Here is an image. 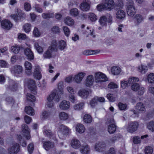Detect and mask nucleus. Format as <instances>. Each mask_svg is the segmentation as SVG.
Returning <instances> with one entry per match:
<instances>
[{
    "mask_svg": "<svg viewBox=\"0 0 154 154\" xmlns=\"http://www.w3.org/2000/svg\"><path fill=\"white\" fill-rule=\"evenodd\" d=\"M60 99V97L55 92H52L47 97V105L49 107H52L54 106L53 103H52V100L58 102Z\"/></svg>",
    "mask_w": 154,
    "mask_h": 154,
    "instance_id": "nucleus-1",
    "label": "nucleus"
},
{
    "mask_svg": "<svg viewBox=\"0 0 154 154\" xmlns=\"http://www.w3.org/2000/svg\"><path fill=\"white\" fill-rule=\"evenodd\" d=\"M59 137L62 139L68 135L70 133V129L67 126L63 125H60L58 131Z\"/></svg>",
    "mask_w": 154,
    "mask_h": 154,
    "instance_id": "nucleus-2",
    "label": "nucleus"
},
{
    "mask_svg": "<svg viewBox=\"0 0 154 154\" xmlns=\"http://www.w3.org/2000/svg\"><path fill=\"white\" fill-rule=\"evenodd\" d=\"M8 150V154H17L20 150V146L17 143H14L11 145Z\"/></svg>",
    "mask_w": 154,
    "mask_h": 154,
    "instance_id": "nucleus-3",
    "label": "nucleus"
},
{
    "mask_svg": "<svg viewBox=\"0 0 154 154\" xmlns=\"http://www.w3.org/2000/svg\"><path fill=\"white\" fill-rule=\"evenodd\" d=\"M95 78L96 82L97 83L105 82L108 80L106 76L104 74L100 72L95 73Z\"/></svg>",
    "mask_w": 154,
    "mask_h": 154,
    "instance_id": "nucleus-4",
    "label": "nucleus"
},
{
    "mask_svg": "<svg viewBox=\"0 0 154 154\" xmlns=\"http://www.w3.org/2000/svg\"><path fill=\"white\" fill-rule=\"evenodd\" d=\"M131 89L134 91H138V94L142 95L144 91L143 87H141L137 83H134L131 86Z\"/></svg>",
    "mask_w": 154,
    "mask_h": 154,
    "instance_id": "nucleus-5",
    "label": "nucleus"
},
{
    "mask_svg": "<svg viewBox=\"0 0 154 154\" xmlns=\"http://www.w3.org/2000/svg\"><path fill=\"white\" fill-rule=\"evenodd\" d=\"M138 126V123L137 122H130L128 124V131L129 132H133L137 130Z\"/></svg>",
    "mask_w": 154,
    "mask_h": 154,
    "instance_id": "nucleus-6",
    "label": "nucleus"
},
{
    "mask_svg": "<svg viewBox=\"0 0 154 154\" xmlns=\"http://www.w3.org/2000/svg\"><path fill=\"white\" fill-rule=\"evenodd\" d=\"M70 106V104L69 101L64 100L60 103L59 107L62 110H66L69 109Z\"/></svg>",
    "mask_w": 154,
    "mask_h": 154,
    "instance_id": "nucleus-7",
    "label": "nucleus"
},
{
    "mask_svg": "<svg viewBox=\"0 0 154 154\" xmlns=\"http://www.w3.org/2000/svg\"><path fill=\"white\" fill-rule=\"evenodd\" d=\"M23 71V67L20 65H15L11 69V72L16 75L21 73Z\"/></svg>",
    "mask_w": 154,
    "mask_h": 154,
    "instance_id": "nucleus-8",
    "label": "nucleus"
},
{
    "mask_svg": "<svg viewBox=\"0 0 154 154\" xmlns=\"http://www.w3.org/2000/svg\"><path fill=\"white\" fill-rule=\"evenodd\" d=\"M135 108L137 110V112L134 110L132 111L134 114H137L139 112H143L145 109L144 105L141 102L138 103L135 106Z\"/></svg>",
    "mask_w": 154,
    "mask_h": 154,
    "instance_id": "nucleus-9",
    "label": "nucleus"
},
{
    "mask_svg": "<svg viewBox=\"0 0 154 154\" xmlns=\"http://www.w3.org/2000/svg\"><path fill=\"white\" fill-rule=\"evenodd\" d=\"M22 129L23 136L26 137L27 139H30V131L27 125L25 124L22 125Z\"/></svg>",
    "mask_w": 154,
    "mask_h": 154,
    "instance_id": "nucleus-10",
    "label": "nucleus"
},
{
    "mask_svg": "<svg viewBox=\"0 0 154 154\" xmlns=\"http://www.w3.org/2000/svg\"><path fill=\"white\" fill-rule=\"evenodd\" d=\"M104 3L106 10L110 11L113 9L115 5V2L113 0H105Z\"/></svg>",
    "mask_w": 154,
    "mask_h": 154,
    "instance_id": "nucleus-11",
    "label": "nucleus"
},
{
    "mask_svg": "<svg viewBox=\"0 0 154 154\" xmlns=\"http://www.w3.org/2000/svg\"><path fill=\"white\" fill-rule=\"evenodd\" d=\"M34 72L33 75L34 78L38 80H40L42 77L41 73V69L39 66L36 65Z\"/></svg>",
    "mask_w": 154,
    "mask_h": 154,
    "instance_id": "nucleus-12",
    "label": "nucleus"
},
{
    "mask_svg": "<svg viewBox=\"0 0 154 154\" xmlns=\"http://www.w3.org/2000/svg\"><path fill=\"white\" fill-rule=\"evenodd\" d=\"M17 14H14L11 15V17L16 22H17L19 20V18H25V17L24 14L20 9H17Z\"/></svg>",
    "mask_w": 154,
    "mask_h": 154,
    "instance_id": "nucleus-13",
    "label": "nucleus"
},
{
    "mask_svg": "<svg viewBox=\"0 0 154 154\" xmlns=\"http://www.w3.org/2000/svg\"><path fill=\"white\" fill-rule=\"evenodd\" d=\"M135 26H138L143 21L144 18L143 16L139 14H136L134 17Z\"/></svg>",
    "mask_w": 154,
    "mask_h": 154,
    "instance_id": "nucleus-14",
    "label": "nucleus"
},
{
    "mask_svg": "<svg viewBox=\"0 0 154 154\" xmlns=\"http://www.w3.org/2000/svg\"><path fill=\"white\" fill-rule=\"evenodd\" d=\"M85 75V72H80L75 75L74 79L75 82L78 84L80 83Z\"/></svg>",
    "mask_w": 154,
    "mask_h": 154,
    "instance_id": "nucleus-15",
    "label": "nucleus"
},
{
    "mask_svg": "<svg viewBox=\"0 0 154 154\" xmlns=\"http://www.w3.org/2000/svg\"><path fill=\"white\" fill-rule=\"evenodd\" d=\"M1 25L2 28L7 30L10 29L12 26L11 22L6 20H2L1 22Z\"/></svg>",
    "mask_w": 154,
    "mask_h": 154,
    "instance_id": "nucleus-16",
    "label": "nucleus"
},
{
    "mask_svg": "<svg viewBox=\"0 0 154 154\" xmlns=\"http://www.w3.org/2000/svg\"><path fill=\"white\" fill-rule=\"evenodd\" d=\"M90 2L88 0H85L80 5L81 9L83 11H88L90 8Z\"/></svg>",
    "mask_w": 154,
    "mask_h": 154,
    "instance_id": "nucleus-17",
    "label": "nucleus"
},
{
    "mask_svg": "<svg viewBox=\"0 0 154 154\" xmlns=\"http://www.w3.org/2000/svg\"><path fill=\"white\" fill-rule=\"evenodd\" d=\"M122 137L121 135L119 133L115 134L108 140V144L111 146Z\"/></svg>",
    "mask_w": 154,
    "mask_h": 154,
    "instance_id": "nucleus-18",
    "label": "nucleus"
},
{
    "mask_svg": "<svg viewBox=\"0 0 154 154\" xmlns=\"http://www.w3.org/2000/svg\"><path fill=\"white\" fill-rule=\"evenodd\" d=\"M90 93H91L90 91H88L84 89H82L79 91L78 94L82 98H86Z\"/></svg>",
    "mask_w": 154,
    "mask_h": 154,
    "instance_id": "nucleus-19",
    "label": "nucleus"
},
{
    "mask_svg": "<svg viewBox=\"0 0 154 154\" xmlns=\"http://www.w3.org/2000/svg\"><path fill=\"white\" fill-rule=\"evenodd\" d=\"M90 146L87 144L83 145L80 149V151L82 154H88L90 152Z\"/></svg>",
    "mask_w": 154,
    "mask_h": 154,
    "instance_id": "nucleus-20",
    "label": "nucleus"
},
{
    "mask_svg": "<svg viewBox=\"0 0 154 154\" xmlns=\"http://www.w3.org/2000/svg\"><path fill=\"white\" fill-rule=\"evenodd\" d=\"M24 53L27 57L28 59L32 60L34 59V54L31 50L29 48H26L24 50Z\"/></svg>",
    "mask_w": 154,
    "mask_h": 154,
    "instance_id": "nucleus-21",
    "label": "nucleus"
},
{
    "mask_svg": "<svg viewBox=\"0 0 154 154\" xmlns=\"http://www.w3.org/2000/svg\"><path fill=\"white\" fill-rule=\"evenodd\" d=\"M24 66L26 68L25 72L28 75H30L32 73V65L28 61H26L24 63Z\"/></svg>",
    "mask_w": 154,
    "mask_h": 154,
    "instance_id": "nucleus-22",
    "label": "nucleus"
},
{
    "mask_svg": "<svg viewBox=\"0 0 154 154\" xmlns=\"http://www.w3.org/2000/svg\"><path fill=\"white\" fill-rule=\"evenodd\" d=\"M72 147L74 149H77L81 146L80 141L76 139H73L72 140L71 142Z\"/></svg>",
    "mask_w": 154,
    "mask_h": 154,
    "instance_id": "nucleus-23",
    "label": "nucleus"
},
{
    "mask_svg": "<svg viewBox=\"0 0 154 154\" xmlns=\"http://www.w3.org/2000/svg\"><path fill=\"white\" fill-rule=\"evenodd\" d=\"M93 82L94 77L92 75H90L87 77L85 81V84L86 86L89 87L92 85Z\"/></svg>",
    "mask_w": 154,
    "mask_h": 154,
    "instance_id": "nucleus-24",
    "label": "nucleus"
},
{
    "mask_svg": "<svg viewBox=\"0 0 154 154\" xmlns=\"http://www.w3.org/2000/svg\"><path fill=\"white\" fill-rule=\"evenodd\" d=\"M125 17V13L123 10H119L116 13V17L119 20H122Z\"/></svg>",
    "mask_w": 154,
    "mask_h": 154,
    "instance_id": "nucleus-25",
    "label": "nucleus"
},
{
    "mask_svg": "<svg viewBox=\"0 0 154 154\" xmlns=\"http://www.w3.org/2000/svg\"><path fill=\"white\" fill-rule=\"evenodd\" d=\"M126 11L128 15L132 17L136 14L137 10L135 8H126Z\"/></svg>",
    "mask_w": 154,
    "mask_h": 154,
    "instance_id": "nucleus-26",
    "label": "nucleus"
},
{
    "mask_svg": "<svg viewBox=\"0 0 154 154\" xmlns=\"http://www.w3.org/2000/svg\"><path fill=\"white\" fill-rule=\"evenodd\" d=\"M53 114V112L51 111H45L42 112L41 118L43 119H45L52 116Z\"/></svg>",
    "mask_w": 154,
    "mask_h": 154,
    "instance_id": "nucleus-27",
    "label": "nucleus"
},
{
    "mask_svg": "<svg viewBox=\"0 0 154 154\" xmlns=\"http://www.w3.org/2000/svg\"><path fill=\"white\" fill-rule=\"evenodd\" d=\"M105 147V145L102 143L99 142L96 144L94 148L96 151L98 152H101L103 151L102 149L104 148Z\"/></svg>",
    "mask_w": 154,
    "mask_h": 154,
    "instance_id": "nucleus-28",
    "label": "nucleus"
},
{
    "mask_svg": "<svg viewBox=\"0 0 154 154\" xmlns=\"http://www.w3.org/2000/svg\"><path fill=\"white\" fill-rule=\"evenodd\" d=\"M54 51H57L58 50L57 43L55 40H53L51 42V45L48 48Z\"/></svg>",
    "mask_w": 154,
    "mask_h": 154,
    "instance_id": "nucleus-29",
    "label": "nucleus"
},
{
    "mask_svg": "<svg viewBox=\"0 0 154 154\" xmlns=\"http://www.w3.org/2000/svg\"><path fill=\"white\" fill-rule=\"evenodd\" d=\"M54 146V143L49 141H45L43 144V147L47 151L49 150L50 149L53 147Z\"/></svg>",
    "mask_w": 154,
    "mask_h": 154,
    "instance_id": "nucleus-30",
    "label": "nucleus"
},
{
    "mask_svg": "<svg viewBox=\"0 0 154 154\" xmlns=\"http://www.w3.org/2000/svg\"><path fill=\"white\" fill-rule=\"evenodd\" d=\"M116 126L115 124L109 125L108 127V131L110 134H114L116 131Z\"/></svg>",
    "mask_w": 154,
    "mask_h": 154,
    "instance_id": "nucleus-31",
    "label": "nucleus"
},
{
    "mask_svg": "<svg viewBox=\"0 0 154 154\" xmlns=\"http://www.w3.org/2000/svg\"><path fill=\"white\" fill-rule=\"evenodd\" d=\"M9 88L12 91H16L17 88V85L15 82L13 80L9 81Z\"/></svg>",
    "mask_w": 154,
    "mask_h": 154,
    "instance_id": "nucleus-32",
    "label": "nucleus"
},
{
    "mask_svg": "<svg viewBox=\"0 0 154 154\" xmlns=\"http://www.w3.org/2000/svg\"><path fill=\"white\" fill-rule=\"evenodd\" d=\"M54 51L48 48L47 50L44 53L43 56L44 58L50 59L52 57V53Z\"/></svg>",
    "mask_w": 154,
    "mask_h": 154,
    "instance_id": "nucleus-33",
    "label": "nucleus"
},
{
    "mask_svg": "<svg viewBox=\"0 0 154 154\" xmlns=\"http://www.w3.org/2000/svg\"><path fill=\"white\" fill-rule=\"evenodd\" d=\"M84 126L81 124H78L76 127V131L79 133H82L85 131Z\"/></svg>",
    "mask_w": 154,
    "mask_h": 154,
    "instance_id": "nucleus-34",
    "label": "nucleus"
},
{
    "mask_svg": "<svg viewBox=\"0 0 154 154\" xmlns=\"http://www.w3.org/2000/svg\"><path fill=\"white\" fill-rule=\"evenodd\" d=\"M98 52V50H87L84 51L82 52V54L84 55L88 56L95 54Z\"/></svg>",
    "mask_w": 154,
    "mask_h": 154,
    "instance_id": "nucleus-35",
    "label": "nucleus"
},
{
    "mask_svg": "<svg viewBox=\"0 0 154 154\" xmlns=\"http://www.w3.org/2000/svg\"><path fill=\"white\" fill-rule=\"evenodd\" d=\"M25 112L27 114L33 116L34 114V110L30 106H26L25 109Z\"/></svg>",
    "mask_w": 154,
    "mask_h": 154,
    "instance_id": "nucleus-36",
    "label": "nucleus"
},
{
    "mask_svg": "<svg viewBox=\"0 0 154 154\" xmlns=\"http://www.w3.org/2000/svg\"><path fill=\"white\" fill-rule=\"evenodd\" d=\"M59 116L60 119L62 120H66L69 117L68 114L63 112H60L59 114Z\"/></svg>",
    "mask_w": 154,
    "mask_h": 154,
    "instance_id": "nucleus-37",
    "label": "nucleus"
},
{
    "mask_svg": "<svg viewBox=\"0 0 154 154\" xmlns=\"http://www.w3.org/2000/svg\"><path fill=\"white\" fill-rule=\"evenodd\" d=\"M64 22L66 24L69 26L72 25L74 23V20L69 17H67L64 20Z\"/></svg>",
    "mask_w": 154,
    "mask_h": 154,
    "instance_id": "nucleus-38",
    "label": "nucleus"
},
{
    "mask_svg": "<svg viewBox=\"0 0 154 154\" xmlns=\"http://www.w3.org/2000/svg\"><path fill=\"white\" fill-rule=\"evenodd\" d=\"M69 14L70 15L73 17H77L79 14V12L78 9L76 8H74L71 9L69 11Z\"/></svg>",
    "mask_w": 154,
    "mask_h": 154,
    "instance_id": "nucleus-39",
    "label": "nucleus"
},
{
    "mask_svg": "<svg viewBox=\"0 0 154 154\" xmlns=\"http://www.w3.org/2000/svg\"><path fill=\"white\" fill-rule=\"evenodd\" d=\"M66 45V42L63 40H61L58 42V48L60 51L63 50Z\"/></svg>",
    "mask_w": 154,
    "mask_h": 154,
    "instance_id": "nucleus-40",
    "label": "nucleus"
},
{
    "mask_svg": "<svg viewBox=\"0 0 154 154\" xmlns=\"http://www.w3.org/2000/svg\"><path fill=\"white\" fill-rule=\"evenodd\" d=\"M28 87L30 90H34L35 87V82L32 79L29 80L28 82Z\"/></svg>",
    "mask_w": 154,
    "mask_h": 154,
    "instance_id": "nucleus-41",
    "label": "nucleus"
},
{
    "mask_svg": "<svg viewBox=\"0 0 154 154\" xmlns=\"http://www.w3.org/2000/svg\"><path fill=\"white\" fill-rule=\"evenodd\" d=\"M20 47L17 45H15L11 48V50L12 52L15 54H17L19 52Z\"/></svg>",
    "mask_w": 154,
    "mask_h": 154,
    "instance_id": "nucleus-42",
    "label": "nucleus"
},
{
    "mask_svg": "<svg viewBox=\"0 0 154 154\" xmlns=\"http://www.w3.org/2000/svg\"><path fill=\"white\" fill-rule=\"evenodd\" d=\"M83 121L86 123H90L92 121V118L90 115L85 114L84 116Z\"/></svg>",
    "mask_w": 154,
    "mask_h": 154,
    "instance_id": "nucleus-43",
    "label": "nucleus"
},
{
    "mask_svg": "<svg viewBox=\"0 0 154 154\" xmlns=\"http://www.w3.org/2000/svg\"><path fill=\"white\" fill-rule=\"evenodd\" d=\"M111 72L112 74L117 75L120 72V69L119 67L114 66L111 69Z\"/></svg>",
    "mask_w": 154,
    "mask_h": 154,
    "instance_id": "nucleus-44",
    "label": "nucleus"
},
{
    "mask_svg": "<svg viewBox=\"0 0 154 154\" xmlns=\"http://www.w3.org/2000/svg\"><path fill=\"white\" fill-rule=\"evenodd\" d=\"M126 8H135L133 0H126Z\"/></svg>",
    "mask_w": 154,
    "mask_h": 154,
    "instance_id": "nucleus-45",
    "label": "nucleus"
},
{
    "mask_svg": "<svg viewBox=\"0 0 154 154\" xmlns=\"http://www.w3.org/2000/svg\"><path fill=\"white\" fill-rule=\"evenodd\" d=\"M147 127L152 132L154 131V121H151L147 124Z\"/></svg>",
    "mask_w": 154,
    "mask_h": 154,
    "instance_id": "nucleus-46",
    "label": "nucleus"
},
{
    "mask_svg": "<svg viewBox=\"0 0 154 154\" xmlns=\"http://www.w3.org/2000/svg\"><path fill=\"white\" fill-rule=\"evenodd\" d=\"M138 70L140 72L144 74L148 70V67L146 66L142 65L138 67Z\"/></svg>",
    "mask_w": 154,
    "mask_h": 154,
    "instance_id": "nucleus-47",
    "label": "nucleus"
},
{
    "mask_svg": "<svg viewBox=\"0 0 154 154\" xmlns=\"http://www.w3.org/2000/svg\"><path fill=\"white\" fill-rule=\"evenodd\" d=\"M84 103L82 102L75 105L73 106L74 109L75 110H79L82 109L84 107Z\"/></svg>",
    "mask_w": 154,
    "mask_h": 154,
    "instance_id": "nucleus-48",
    "label": "nucleus"
},
{
    "mask_svg": "<svg viewBox=\"0 0 154 154\" xmlns=\"http://www.w3.org/2000/svg\"><path fill=\"white\" fill-rule=\"evenodd\" d=\"M121 88L122 89H125L128 88V86H129L130 85L128 80H123L121 82Z\"/></svg>",
    "mask_w": 154,
    "mask_h": 154,
    "instance_id": "nucleus-49",
    "label": "nucleus"
},
{
    "mask_svg": "<svg viewBox=\"0 0 154 154\" xmlns=\"http://www.w3.org/2000/svg\"><path fill=\"white\" fill-rule=\"evenodd\" d=\"M107 18L105 16H103L100 17L99 22L100 25L103 26L106 25V24Z\"/></svg>",
    "mask_w": 154,
    "mask_h": 154,
    "instance_id": "nucleus-50",
    "label": "nucleus"
},
{
    "mask_svg": "<svg viewBox=\"0 0 154 154\" xmlns=\"http://www.w3.org/2000/svg\"><path fill=\"white\" fill-rule=\"evenodd\" d=\"M147 80L148 82L152 84L154 83V74L151 73L149 74L147 76Z\"/></svg>",
    "mask_w": 154,
    "mask_h": 154,
    "instance_id": "nucleus-51",
    "label": "nucleus"
},
{
    "mask_svg": "<svg viewBox=\"0 0 154 154\" xmlns=\"http://www.w3.org/2000/svg\"><path fill=\"white\" fill-rule=\"evenodd\" d=\"M98 99V97H96L91 100L90 104L92 107H94L97 104Z\"/></svg>",
    "mask_w": 154,
    "mask_h": 154,
    "instance_id": "nucleus-52",
    "label": "nucleus"
},
{
    "mask_svg": "<svg viewBox=\"0 0 154 154\" xmlns=\"http://www.w3.org/2000/svg\"><path fill=\"white\" fill-rule=\"evenodd\" d=\"M35 47L38 53L42 54L43 53V48L40 46L38 43H35Z\"/></svg>",
    "mask_w": 154,
    "mask_h": 154,
    "instance_id": "nucleus-53",
    "label": "nucleus"
},
{
    "mask_svg": "<svg viewBox=\"0 0 154 154\" xmlns=\"http://www.w3.org/2000/svg\"><path fill=\"white\" fill-rule=\"evenodd\" d=\"M88 16L89 19L92 21H95L97 19V16L93 13H89Z\"/></svg>",
    "mask_w": 154,
    "mask_h": 154,
    "instance_id": "nucleus-54",
    "label": "nucleus"
},
{
    "mask_svg": "<svg viewBox=\"0 0 154 154\" xmlns=\"http://www.w3.org/2000/svg\"><path fill=\"white\" fill-rule=\"evenodd\" d=\"M128 81L129 82L130 85L132 84L134 82H136L139 81V79L138 78L135 77H131L129 78Z\"/></svg>",
    "mask_w": 154,
    "mask_h": 154,
    "instance_id": "nucleus-55",
    "label": "nucleus"
},
{
    "mask_svg": "<svg viewBox=\"0 0 154 154\" xmlns=\"http://www.w3.org/2000/svg\"><path fill=\"white\" fill-rule=\"evenodd\" d=\"M153 149L152 148L149 146H147L145 147V154H152Z\"/></svg>",
    "mask_w": 154,
    "mask_h": 154,
    "instance_id": "nucleus-56",
    "label": "nucleus"
},
{
    "mask_svg": "<svg viewBox=\"0 0 154 154\" xmlns=\"http://www.w3.org/2000/svg\"><path fill=\"white\" fill-rule=\"evenodd\" d=\"M42 16L43 18L48 19L53 17L54 16V14L51 13H45L42 14Z\"/></svg>",
    "mask_w": 154,
    "mask_h": 154,
    "instance_id": "nucleus-57",
    "label": "nucleus"
},
{
    "mask_svg": "<svg viewBox=\"0 0 154 154\" xmlns=\"http://www.w3.org/2000/svg\"><path fill=\"white\" fill-rule=\"evenodd\" d=\"M23 29L26 33H28L31 30V25L30 24L26 23L23 26Z\"/></svg>",
    "mask_w": 154,
    "mask_h": 154,
    "instance_id": "nucleus-58",
    "label": "nucleus"
},
{
    "mask_svg": "<svg viewBox=\"0 0 154 154\" xmlns=\"http://www.w3.org/2000/svg\"><path fill=\"white\" fill-rule=\"evenodd\" d=\"M26 98L28 100L32 102L35 101V97L33 95L30 94H27L26 95Z\"/></svg>",
    "mask_w": 154,
    "mask_h": 154,
    "instance_id": "nucleus-59",
    "label": "nucleus"
},
{
    "mask_svg": "<svg viewBox=\"0 0 154 154\" xmlns=\"http://www.w3.org/2000/svg\"><path fill=\"white\" fill-rule=\"evenodd\" d=\"M44 134L48 137L51 138L53 136V133L49 129H45L44 130Z\"/></svg>",
    "mask_w": 154,
    "mask_h": 154,
    "instance_id": "nucleus-60",
    "label": "nucleus"
},
{
    "mask_svg": "<svg viewBox=\"0 0 154 154\" xmlns=\"http://www.w3.org/2000/svg\"><path fill=\"white\" fill-rule=\"evenodd\" d=\"M133 140L134 143L136 144L140 143L141 141L140 137L138 136L134 137L133 138Z\"/></svg>",
    "mask_w": 154,
    "mask_h": 154,
    "instance_id": "nucleus-61",
    "label": "nucleus"
},
{
    "mask_svg": "<svg viewBox=\"0 0 154 154\" xmlns=\"http://www.w3.org/2000/svg\"><path fill=\"white\" fill-rule=\"evenodd\" d=\"M97 9L99 11H102L104 9H106L104 4L103 3L99 4L97 6Z\"/></svg>",
    "mask_w": 154,
    "mask_h": 154,
    "instance_id": "nucleus-62",
    "label": "nucleus"
},
{
    "mask_svg": "<svg viewBox=\"0 0 154 154\" xmlns=\"http://www.w3.org/2000/svg\"><path fill=\"white\" fill-rule=\"evenodd\" d=\"M63 29L65 35L68 37L69 35L70 30L68 27L66 26H64L63 27Z\"/></svg>",
    "mask_w": 154,
    "mask_h": 154,
    "instance_id": "nucleus-63",
    "label": "nucleus"
},
{
    "mask_svg": "<svg viewBox=\"0 0 154 154\" xmlns=\"http://www.w3.org/2000/svg\"><path fill=\"white\" fill-rule=\"evenodd\" d=\"M33 34L36 37H39L40 35V32L36 27L34 28L33 31Z\"/></svg>",
    "mask_w": 154,
    "mask_h": 154,
    "instance_id": "nucleus-64",
    "label": "nucleus"
}]
</instances>
